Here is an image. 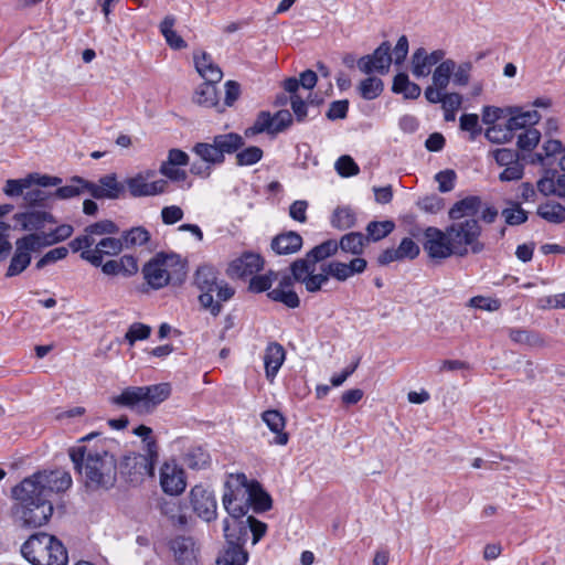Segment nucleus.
<instances>
[{"mask_svg":"<svg viewBox=\"0 0 565 565\" xmlns=\"http://www.w3.org/2000/svg\"><path fill=\"white\" fill-rule=\"evenodd\" d=\"M191 504L194 512L204 521L216 519L217 503L214 494L202 486H195L190 491Z\"/></svg>","mask_w":565,"mask_h":565,"instance_id":"nucleus-18","label":"nucleus"},{"mask_svg":"<svg viewBox=\"0 0 565 565\" xmlns=\"http://www.w3.org/2000/svg\"><path fill=\"white\" fill-rule=\"evenodd\" d=\"M41 239L42 237H39L36 233H30L15 241L14 253L8 266L6 277H15L29 267L32 254L39 253L42 249Z\"/></svg>","mask_w":565,"mask_h":565,"instance_id":"nucleus-10","label":"nucleus"},{"mask_svg":"<svg viewBox=\"0 0 565 565\" xmlns=\"http://www.w3.org/2000/svg\"><path fill=\"white\" fill-rule=\"evenodd\" d=\"M395 225L392 221H373L366 226L367 238L377 242L386 237L394 230Z\"/></svg>","mask_w":565,"mask_h":565,"instance_id":"nucleus-52","label":"nucleus"},{"mask_svg":"<svg viewBox=\"0 0 565 565\" xmlns=\"http://www.w3.org/2000/svg\"><path fill=\"white\" fill-rule=\"evenodd\" d=\"M279 275L273 270H269L264 275H254L252 276L248 285V290L255 294H259L263 291L271 290V286L274 281L278 279Z\"/></svg>","mask_w":565,"mask_h":565,"instance_id":"nucleus-50","label":"nucleus"},{"mask_svg":"<svg viewBox=\"0 0 565 565\" xmlns=\"http://www.w3.org/2000/svg\"><path fill=\"white\" fill-rule=\"evenodd\" d=\"M286 358L285 349L278 342H270L264 353L265 374L269 381H273Z\"/></svg>","mask_w":565,"mask_h":565,"instance_id":"nucleus-26","label":"nucleus"},{"mask_svg":"<svg viewBox=\"0 0 565 565\" xmlns=\"http://www.w3.org/2000/svg\"><path fill=\"white\" fill-rule=\"evenodd\" d=\"M212 139L224 159L225 154L237 153L245 143L244 138L236 132L216 135Z\"/></svg>","mask_w":565,"mask_h":565,"instance_id":"nucleus-34","label":"nucleus"},{"mask_svg":"<svg viewBox=\"0 0 565 565\" xmlns=\"http://www.w3.org/2000/svg\"><path fill=\"white\" fill-rule=\"evenodd\" d=\"M22 556L32 565H67L63 543L44 532L32 534L21 546Z\"/></svg>","mask_w":565,"mask_h":565,"instance_id":"nucleus-6","label":"nucleus"},{"mask_svg":"<svg viewBox=\"0 0 565 565\" xmlns=\"http://www.w3.org/2000/svg\"><path fill=\"white\" fill-rule=\"evenodd\" d=\"M143 445L146 454L127 458L126 465L129 466L130 462H132L134 468L136 469L135 473L140 477H152L154 473V463L158 459V446L153 437L147 439Z\"/></svg>","mask_w":565,"mask_h":565,"instance_id":"nucleus-22","label":"nucleus"},{"mask_svg":"<svg viewBox=\"0 0 565 565\" xmlns=\"http://www.w3.org/2000/svg\"><path fill=\"white\" fill-rule=\"evenodd\" d=\"M509 207L502 210L501 214L504 217L505 224L516 226L527 221V212L522 209L519 202L511 201Z\"/></svg>","mask_w":565,"mask_h":565,"instance_id":"nucleus-49","label":"nucleus"},{"mask_svg":"<svg viewBox=\"0 0 565 565\" xmlns=\"http://www.w3.org/2000/svg\"><path fill=\"white\" fill-rule=\"evenodd\" d=\"M482 202L479 196L470 195L457 201L449 210L448 215L452 221L462 217L475 218L481 209Z\"/></svg>","mask_w":565,"mask_h":565,"instance_id":"nucleus-28","label":"nucleus"},{"mask_svg":"<svg viewBox=\"0 0 565 565\" xmlns=\"http://www.w3.org/2000/svg\"><path fill=\"white\" fill-rule=\"evenodd\" d=\"M194 285L201 291L200 305L217 317L222 311V301H228L235 290L223 279H220L218 271L211 265L198 267L194 274Z\"/></svg>","mask_w":565,"mask_h":565,"instance_id":"nucleus-4","label":"nucleus"},{"mask_svg":"<svg viewBox=\"0 0 565 565\" xmlns=\"http://www.w3.org/2000/svg\"><path fill=\"white\" fill-rule=\"evenodd\" d=\"M122 248L121 238L104 237L99 242H95L93 247H86L79 252L83 260L99 267L103 264L104 256H116Z\"/></svg>","mask_w":565,"mask_h":565,"instance_id":"nucleus-17","label":"nucleus"},{"mask_svg":"<svg viewBox=\"0 0 565 565\" xmlns=\"http://www.w3.org/2000/svg\"><path fill=\"white\" fill-rule=\"evenodd\" d=\"M184 465L193 470H200L210 463V455L202 447H190L183 457Z\"/></svg>","mask_w":565,"mask_h":565,"instance_id":"nucleus-41","label":"nucleus"},{"mask_svg":"<svg viewBox=\"0 0 565 565\" xmlns=\"http://www.w3.org/2000/svg\"><path fill=\"white\" fill-rule=\"evenodd\" d=\"M267 297L273 301L284 303L290 309H295L300 306V299L294 289L274 288L267 292Z\"/></svg>","mask_w":565,"mask_h":565,"instance_id":"nucleus-47","label":"nucleus"},{"mask_svg":"<svg viewBox=\"0 0 565 565\" xmlns=\"http://www.w3.org/2000/svg\"><path fill=\"white\" fill-rule=\"evenodd\" d=\"M160 484L166 493L180 494L186 487L183 469L175 461L164 462L160 469Z\"/></svg>","mask_w":565,"mask_h":565,"instance_id":"nucleus-19","label":"nucleus"},{"mask_svg":"<svg viewBox=\"0 0 565 565\" xmlns=\"http://www.w3.org/2000/svg\"><path fill=\"white\" fill-rule=\"evenodd\" d=\"M154 177L156 171L148 169L127 178L124 182L125 191L128 190L132 198L154 196L164 193L168 181L164 179L150 181Z\"/></svg>","mask_w":565,"mask_h":565,"instance_id":"nucleus-11","label":"nucleus"},{"mask_svg":"<svg viewBox=\"0 0 565 565\" xmlns=\"http://www.w3.org/2000/svg\"><path fill=\"white\" fill-rule=\"evenodd\" d=\"M541 134L534 128H527L518 137V147L521 150L530 151L540 142Z\"/></svg>","mask_w":565,"mask_h":565,"instance_id":"nucleus-59","label":"nucleus"},{"mask_svg":"<svg viewBox=\"0 0 565 565\" xmlns=\"http://www.w3.org/2000/svg\"><path fill=\"white\" fill-rule=\"evenodd\" d=\"M70 458L74 469L85 477L87 488L109 489L115 484L117 463L115 457L108 451L78 446L70 449Z\"/></svg>","mask_w":565,"mask_h":565,"instance_id":"nucleus-2","label":"nucleus"},{"mask_svg":"<svg viewBox=\"0 0 565 565\" xmlns=\"http://www.w3.org/2000/svg\"><path fill=\"white\" fill-rule=\"evenodd\" d=\"M456 62L454 60H445L439 63L433 73V84L439 89H446L449 85L451 74L455 71Z\"/></svg>","mask_w":565,"mask_h":565,"instance_id":"nucleus-42","label":"nucleus"},{"mask_svg":"<svg viewBox=\"0 0 565 565\" xmlns=\"http://www.w3.org/2000/svg\"><path fill=\"white\" fill-rule=\"evenodd\" d=\"M392 45L388 41L382 42L372 54H367L358 60L359 70L364 74L379 73L384 75L388 73L393 63Z\"/></svg>","mask_w":565,"mask_h":565,"instance_id":"nucleus-14","label":"nucleus"},{"mask_svg":"<svg viewBox=\"0 0 565 565\" xmlns=\"http://www.w3.org/2000/svg\"><path fill=\"white\" fill-rule=\"evenodd\" d=\"M192 152L211 167L224 163V158L221 157V152L217 150L213 140L212 142L195 143L192 148Z\"/></svg>","mask_w":565,"mask_h":565,"instance_id":"nucleus-38","label":"nucleus"},{"mask_svg":"<svg viewBox=\"0 0 565 565\" xmlns=\"http://www.w3.org/2000/svg\"><path fill=\"white\" fill-rule=\"evenodd\" d=\"M71 486L70 472L62 469L39 471L24 478L11 491L14 500L11 515L14 522L28 529L46 524L54 510L52 494L63 492Z\"/></svg>","mask_w":565,"mask_h":565,"instance_id":"nucleus-1","label":"nucleus"},{"mask_svg":"<svg viewBox=\"0 0 565 565\" xmlns=\"http://www.w3.org/2000/svg\"><path fill=\"white\" fill-rule=\"evenodd\" d=\"M74 232V228L70 224H62L57 226L55 230H53L50 233H36L39 237H42L41 239V247H46L50 245L57 244L60 242H63L72 236Z\"/></svg>","mask_w":565,"mask_h":565,"instance_id":"nucleus-43","label":"nucleus"},{"mask_svg":"<svg viewBox=\"0 0 565 565\" xmlns=\"http://www.w3.org/2000/svg\"><path fill=\"white\" fill-rule=\"evenodd\" d=\"M13 220L20 226V230L26 232H38L44 228L47 223H56L55 217L50 212L36 209L15 213Z\"/></svg>","mask_w":565,"mask_h":565,"instance_id":"nucleus-20","label":"nucleus"},{"mask_svg":"<svg viewBox=\"0 0 565 565\" xmlns=\"http://www.w3.org/2000/svg\"><path fill=\"white\" fill-rule=\"evenodd\" d=\"M215 82H204L195 89L193 102L202 107L216 108L218 113L224 111V107L218 102V94Z\"/></svg>","mask_w":565,"mask_h":565,"instance_id":"nucleus-29","label":"nucleus"},{"mask_svg":"<svg viewBox=\"0 0 565 565\" xmlns=\"http://www.w3.org/2000/svg\"><path fill=\"white\" fill-rule=\"evenodd\" d=\"M484 136L492 143H505L513 138L505 125L502 124L490 126Z\"/></svg>","mask_w":565,"mask_h":565,"instance_id":"nucleus-56","label":"nucleus"},{"mask_svg":"<svg viewBox=\"0 0 565 565\" xmlns=\"http://www.w3.org/2000/svg\"><path fill=\"white\" fill-rule=\"evenodd\" d=\"M339 248V243L335 239H328L315 246L303 258L292 262L290 273L299 284L305 286L308 278L317 275V265L333 256Z\"/></svg>","mask_w":565,"mask_h":565,"instance_id":"nucleus-9","label":"nucleus"},{"mask_svg":"<svg viewBox=\"0 0 565 565\" xmlns=\"http://www.w3.org/2000/svg\"><path fill=\"white\" fill-rule=\"evenodd\" d=\"M451 246L455 249V256L465 257L469 250L472 254H479L484 249V244L480 242L482 228L476 218H466L455 222L446 227Z\"/></svg>","mask_w":565,"mask_h":565,"instance_id":"nucleus-7","label":"nucleus"},{"mask_svg":"<svg viewBox=\"0 0 565 565\" xmlns=\"http://www.w3.org/2000/svg\"><path fill=\"white\" fill-rule=\"evenodd\" d=\"M536 214L548 223L561 224L565 221V207L557 202L540 204Z\"/></svg>","mask_w":565,"mask_h":565,"instance_id":"nucleus-40","label":"nucleus"},{"mask_svg":"<svg viewBox=\"0 0 565 565\" xmlns=\"http://www.w3.org/2000/svg\"><path fill=\"white\" fill-rule=\"evenodd\" d=\"M264 259L260 255L245 253L230 265V271L239 278L254 276L264 268Z\"/></svg>","mask_w":565,"mask_h":565,"instance_id":"nucleus-24","label":"nucleus"},{"mask_svg":"<svg viewBox=\"0 0 565 565\" xmlns=\"http://www.w3.org/2000/svg\"><path fill=\"white\" fill-rule=\"evenodd\" d=\"M445 52L435 50L427 53L424 47H418L412 56V73L415 77H426L430 74L431 67L444 61Z\"/></svg>","mask_w":565,"mask_h":565,"instance_id":"nucleus-21","label":"nucleus"},{"mask_svg":"<svg viewBox=\"0 0 565 565\" xmlns=\"http://www.w3.org/2000/svg\"><path fill=\"white\" fill-rule=\"evenodd\" d=\"M146 282L154 290L170 284H182L186 277V263L174 253H157L142 267Z\"/></svg>","mask_w":565,"mask_h":565,"instance_id":"nucleus-5","label":"nucleus"},{"mask_svg":"<svg viewBox=\"0 0 565 565\" xmlns=\"http://www.w3.org/2000/svg\"><path fill=\"white\" fill-rule=\"evenodd\" d=\"M510 340L516 344L526 345L530 348H544L546 345L543 337L532 330L521 328H510L508 330Z\"/></svg>","mask_w":565,"mask_h":565,"instance_id":"nucleus-33","label":"nucleus"},{"mask_svg":"<svg viewBox=\"0 0 565 565\" xmlns=\"http://www.w3.org/2000/svg\"><path fill=\"white\" fill-rule=\"evenodd\" d=\"M68 255V248L61 246L45 253L36 263L35 269L41 270L50 264L64 259Z\"/></svg>","mask_w":565,"mask_h":565,"instance_id":"nucleus-58","label":"nucleus"},{"mask_svg":"<svg viewBox=\"0 0 565 565\" xmlns=\"http://www.w3.org/2000/svg\"><path fill=\"white\" fill-rule=\"evenodd\" d=\"M365 236L360 232H351L342 236L339 247L344 253L360 255L363 252Z\"/></svg>","mask_w":565,"mask_h":565,"instance_id":"nucleus-45","label":"nucleus"},{"mask_svg":"<svg viewBox=\"0 0 565 565\" xmlns=\"http://www.w3.org/2000/svg\"><path fill=\"white\" fill-rule=\"evenodd\" d=\"M335 170L344 178L356 175L360 171L359 166L350 156H341L335 162Z\"/></svg>","mask_w":565,"mask_h":565,"instance_id":"nucleus-62","label":"nucleus"},{"mask_svg":"<svg viewBox=\"0 0 565 565\" xmlns=\"http://www.w3.org/2000/svg\"><path fill=\"white\" fill-rule=\"evenodd\" d=\"M253 480L244 473H231L224 484L222 503L228 515L246 516Z\"/></svg>","mask_w":565,"mask_h":565,"instance_id":"nucleus-8","label":"nucleus"},{"mask_svg":"<svg viewBox=\"0 0 565 565\" xmlns=\"http://www.w3.org/2000/svg\"><path fill=\"white\" fill-rule=\"evenodd\" d=\"M424 237V249L431 259H446L455 255L447 228L441 231L429 226L425 230Z\"/></svg>","mask_w":565,"mask_h":565,"instance_id":"nucleus-15","label":"nucleus"},{"mask_svg":"<svg viewBox=\"0 0 565 565\" xmlns=\"http://www.w3.org/2000/svg\"><path fill=\"white\" fill-rule=\"evenodd\" d=\"M158 508L173 525L184 526L188 523L186 505L178 498L161 499Z\"/></svg>","mask_w":565,"mask_h":565,"instance_id":"nucleus-27","label":"nucleus"},{"mask_svg":"<svg viewBox=\"0 0 565 565\" xmlns=\"http://www.w3.org/2000/svg\"><path fill=\"white\" fill-rule=\"evenodd\" d=\"M248 553L243 545L227 544L216 558V565H246Z\"/></svg>","mask_w":565,"mask_h":565,"instance_id":"nucleus-35","label":"nucleus"},{"mask_svg":"<svg viewBox=\"0 0 565 565\" xmlns=\"http://www.w3.org/2000/svg\"><path fill=\"white\" fill-rule=\"evenodd\" d=\"M223 533L227 544L245 545L248 539V516L228 515L223 520Z\"/></svg>","mask_w":565,"mask_h":565,"instance_id":"nucleus-23","label":"nucleus"},{"mask_svg":"<svg viewBox=\"0 0 565 565\" xmlns=\"http://www.w3.org/2000/svg\"><path fill=\"white\" fill-rule=\"evenodd\" d=\"M32 185V179L26 177L23 179H10L7 180L3 188V192L11 198L24 195V190L30 189Z\"/></svg>","mask_w":565,"mask_h":565,"instance_id":"nucleus-55","label":"nucleus"},{"mask_svg":"<svg viewBox=\"0 0 565 565\" xmlns=\"http://www.w3.org/2000/svg\"><path fill=\"white\" fill-rule=\"evenodd\" d=\"M540 119L536 110L521 111L512 115L504 124L513 136L514 131L525 129L526 126L535 125Z\"/></svg>","mask_w":565,"mask_h":565,"instance_id":"nucleus-39","label":"nucleus"},{"mask_svg":"<svg viewBox=\"0 0 565 565\" xmlns=\"http://www.w3.org/2000/svg\"><path fill=\"white\" fill-rule=\"evenodd\" d=\"M150 333L151 328L149 326L140 322H135L129 327L128 331L126 332L125 339L130 345H134L136 341L148 339Z\"/></svg>","mask_w":565,"mask_h":565,"instance_id":"nucleus-60","label":"nucleus"},{"mask_svg":"<svg viewBox=\"0 0 565 565\" xmlns=\"http://www.w3.org/2000/svg\"><path fill=\"white\" fill-rule=\"evenodd\" d=\"M263 132L274 135L273 116L269 111L266 110L260 111L257 115L253 126L245 130V135L247 137H253Z\"/></svg>","mask_w":565,"mask_h":565,"instance_id":"nucleus-46","label":"nucleus"},{"mask_svg":"<svg viewBox=\"0 0 565 565\" xmlns=\"http://www.w3.org/2000/svg\"><path fill=\"white\" fill-rule=\"evenodd\" d=\"M492 156L500 167L521 161L519 152L509 148H498L492 151Z\"/></svg>","mask_w":565,"mask_h":565,"instance_id":"nucleus-63","label":"nucleus"},{"mask_svg":"<svg viewBox=\"0 0 565 565\" xmlns=\"http://www.w3.org/2000/svg\"><path fill=\"white\" fill-rule=\"evenodd\" d=\"M171 395L169 383L147 386H127L118 395L109 398V403L119 408H127L138 415H147Z\"/></svg>","mask_w":565,"mask_h":565,"instance_id":"nucleus-3","label":"nucleus"},{"mask_svg":"<svg viewBox=\"0 0 565 565\" xmlns=\"http://www.w3.org/2000/svg\"><path fill=\"white\" fill-rule=\"evenodd\" d=\"M333 227L339 230H347L355 224V214L349 207H338L331 218Z\"/></svg>","mask_w":565,"mask_h":565,"instance_id":"nucleus-51","label":"nucleus"},{"mask_svg":"<svg viewBox=\"0 0 565 565\" xmlns=\"http://www.w3.org/2000/svg\"><path fill=\"white\" fill-rule=\"evenodd\" d=\"M119 227L110 220H102L90 225H87L84 230V234L76 236L68 243V247L73 253H78L81 249L86 247H93L95 245V236L117 234Z\"/></svg>","mask_w":565,"mask_h":565,"instance_id":"nucleus-16","label":"nucleus"},{"mask_svg":"<svg viewBox=\"0 0 565 565\" xmlns=\"http://www.w3.org/2000/svg\"><path fill=\"white\" fill-rule=\"evenodd\" d=\"M175 21V18L169 14L161 21L159 29L171 49L181 50L186 47V42L174 31Z\"/></svg>","mask_w":565,"mask_h":565,"instance_id":"nucleus-37","label":"nucleus"},{"mask_svg":"<svg viewBox=\"0 0 565 565\" xmlns=\"http://www.w3.org/2000/svg\"><path fill=\"white\" fill-rule=\"evenodd\" d=\"M73 181L82 183L83 186L86 188L87 192L97 200H117L125 195V184L117 180V175L115 173L102 177L98 180V183L87 181L81 177H74Z\"/></svg>","mask_w":565,"mask_h":565,"instance_id":"nucleus-12","label":"nucleus"},{"mask_svg":"<svg viewBox=\"0 0 565 565\" xmlns=\"http://www.w3.org/2000/svg\"><path fill=\"white\" fill-rule=\"evenodd\" d=\"M170 548L180 565H193L195 556L194 543L191 537L178 536L173 539L170 542Z\"/></svg>","mask_w":565,"mask_h":565,"instance_id":"nucleus-32","label":"nucleus"},{"mask_svg":"<svg viewBox=\"0 0 565 565\" xmlns=\"http://www.w3.org/2000/svg\"><path fill=\"white\" fill-rule=\"evenodd\" d=\"M52 198V193L46 192L41 189H32L24 193L23 199L26 203V205L30 206V209H34L35 206H46L47 200Z\"/></svg>","mask_w":565,"mask_h":565,"instance_id":"nucleus-57","label":"nucleus"},{"mask_svg":"<svg viewBox=\"0 0 565 565\" xmlns=\"http://www.w3.org/2000/svg\"><path fill=\"white\" fill-rule=\"evenodd\" d=\"M472 71L471 62H462L459 65L456 64L455 71L452 72V83L457 86H467L470 81V73Z\"/></svg>","mask_w":565,"mask_h":565,"instance_id":"nucleus-64","label":"nucleus"},{"mask_svg":"<svg viewBox=\"0 0 565 565\" xmlns=\"http://www.w3.org/2000/svg\"><path fill=\"white\" fill-rule=\"evenodd\" d=\"M263 158V150L259 147L250 146L236 153L237 166H253Z\"/></svg>","mask_w":565,"mask_h":565,"instance_id":"nucleus-54","label":"nucleus"},{"mask_svg":"<svg viewBox=\"0 0 565 565\" xmlns=\"http://www.w3.org/2000/svg\"><path fill=\"white\" fill-rule=\"evenodd\" d=\"M301 247L302 237L292 231L277 235L271 242V248L278 255L295 254Z\"/></svg>","mask_w":565,"mask_h":565,"instance_id":"nucleus-30","label":"nucleus"},{"mask_svg":"<svg viewBox=\"0 0 565 565\" xmlns=\"http://www.w3.org/2000/svg\"><path fill=\"white\" fill-rule=\"evenodd\" d=\"M384 84L381 78L370 76L363 79L358 89L362 98L372 100L381 95Z\"/></svg>","mask_w":565,"mask_h":565,"instance_id":"nucleus-48","label":"nucleus"},{"mask_svg":"<svg viewBox=\"0 0 565 565\" xmlns=\"http://www.w3.org/2000/svg\"><path fill=\"white\" fill-rule=\"evenodd\" d=\"M262 419L267 427L276 434L274 444L284 446L288 443V434L284 430L286 420L282 414L276 409H268L262 414Z\"/></svg>","mask_w":565,"mask_h":565,"instance_id":"nucleus-31","label":"nucleus"},{"mask_svg":"<svg viewBox=\"0 0 565 565\" xmlns=\"http://www.w3.org/2000/svg\"><path fill=\"white\" fill-rule=\"evenodd\" d=\"M460 129L470 134V140L475 141L476 138L482 132V127L479 124L477 114H463L460 119Z\"/></svg>","mask_w":565,"mask_h":565,"instance_id":"nucleus-53","label":"nucleus"},{"mask_svg":"<svg viewBox=\"0 0 565 565\" xmlns=\"http://www.w3.org/2000/svg\"><path fill=\"white\" fill-rule=\"evenodd\" d=\"M555 174V170H546L545 175L537 181V191L544 196L557 195V184L554 181Z\"/></svg>","mask_w":565,"mask_h":565,"instance_id":"nucleus-61","label":"nucleus"},{"mask_svg":"<svg viewBox=\"0 0 565 565\" xmlns=\"http://www.w3.org/2000/svg\"><path fill=\"white\" fill-rule=\"evenodd\" d=\"M330 277H333L339 281H345L352 277V275L347 263L337 260L323 263L319 266V273L307 279L305 289L310 294L318 292L322 290L323 286L329 281Z\"/></svg>","mask_w":565,"mask_h":565,"instance_id":"nucleus-13","label":"nucleus"},{"mask_svg":"<svg viewBox=\"0 0 565 565\" xmlns=\"http://www.w3.org/2000/svg\"><path fill=\"white\" fill-rule=\"evenodd\" d=\"M271 505L273 500L269 493L264 490L258 481L253 480L248 511L253 509L254 512L262 513L270 510Z\"/></svg>","mask_w":565,"mask_h":565,"instance_id":"nucleus-36","label":"nucleus"},{"mask_svg":"<svg viewBox=\"0 0 565 565\" xmlns=\"http://www.w3.org/2000/svg\"><path fill=\"white\" fill-rule=\"evenodd\" d=\"M194 66L196 72L205 82L218 83L223 78V72L217 64L214 63L212 56L204 52L198 51L193 54Z\"/></svg>","mask_w":565,"mask_h":565,"instance_id":"nucleus-25","label":"nucleus"},{"mask_svg":"<svg viewBox=\"0 0 565 565\" xmlns=\"http://www.w3.org/2000/svg\"><path fill=\"white\" fill-rule=\"evenodd\" d=\"M150 239V233L142 226L132 227L125 231L121 236L122 246L131 248L142 246Z\"/></svg>","mask_w":565,"mask_h":565,"instance_id":"nucleus-44","label":"nucleus"}]
</instances>
